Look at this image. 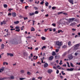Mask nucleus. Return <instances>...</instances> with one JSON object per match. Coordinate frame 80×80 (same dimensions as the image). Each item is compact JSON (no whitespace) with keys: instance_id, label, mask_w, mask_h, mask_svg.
Masks as SVG:
<instances>
[{"instance_id":"obj_1","label":"nucleus","mask_w":80,"mask_h":80,"mask_svg":"<svg viewBox=\"0 0 80 80\" xmlns=\"http://www.w3.org/2000/svg\"><path fill=\"white\" fill-rule=\"evenodd\" d=\"M13 43L15 45L18 44V42H17V40L16 39H14L13 40Z\"/></svg>"},{"instance_id":"obj_2","label":"nucleus","mask_w":80,"mask_h":80,"mask_svg":"<svg viewBox=\"0 0 80 80\" xmlns=\"http://www.w3.org/2000/svg\"><path fill=\"white\" fill-rule=\"evenodd\" d=\"M56 45H58V46H61L62 45V43L59 42L58 41L56 42Z\"/></svg>"},{"instance_id":"obj_3","label":"nucleus","mask_w":80,"mask_h":80,"mask_svg":"<svg viewBox=\"0 0 80 80\" xmlns=\"http://www.w3.org/2000/svg\"><path fill=\"white\" fill-rule=\"evenodd\" d=\"M7 56H10V57H13V54L12 53H7Z\"/></svg>"},{"instance_id":"obj_4","label":"nucleus","mask_w":80,"mask_h":80,"mask_svg":"<svg viewBox=\"0 0 80 80\" xmlns=\"http://www.w3.org/2000/svg\"><path fill=\"white\" fill-rule=\"evenodd\" d=\"M4 69H5V67H2L0 69V73H2V72H3V71L4 70Z\"/></svg>"},{"instance_id":"obj_5","label":"nucleus","mask_w":80,"mask_h":80,"mask_svg":"<svg viewBox=\"0 0 80 80\" xmlns=\"http://www.w3.org/2000/svg\"><path fill=\"white\" fill-rule=\"evenodd\" d=\"M48 72L49 73H52V72H53V70L52 69H48Z\"/></svg>"},{"instance_id":"obj_6","label":"nucleus","mask_w":80,"mask_h":80,"mask_svg":"<svg viewBox=\"0 0 80 80\" xmlns=\"http://www.w3.org/2000/svg\"><path fill=\"white\" fill-rule=\"evenodd\" d=\"M68 58L69 60H71L73 58V57H72V56L70 55L68 56Z\"/></svg>"},{"instance_id":"obj_7","label":"nucleus","mask_w":80,"mask_h":80,"mask_svg":"<svg viewBox=\"0 0 80 80\" xmlns=\"http://www.w3.org/2000/svg\"><path fill=\"white\" fill-rule=\"evenodd\" d=\"M48 66V64L47 63H45L44 64V67L45 68H46V67H47Z\"/></svg>"},{"instance_id":"obj_8","label":"nucleus","mask_w":80,"mask_h":80,"mask_svg":"<svg viewBox=\"0 0 80 80\" xmlns=\"http://www.w3.org/2000/svg\"><path fill=\"white\" fill-rule=\"evenodd\" d=\"M76 24H77L75 22H73L70 24V26H73V25H76Z\"/></svg>"},{"instance_id":"obj_9","label":"nucleus","mask_w":80,"mask_h":80,"mask_svg":"<svg viewBox=\"0 0 80 80\" xmlns=\"http://www.w3.org/2000/svg\"><path fill=\"white\" fill-rule=\"evenodd\" d=\"M53 58V56H51L49 58V60H52V59Z\"/></svg>"},{"instance_id":"obj_10","label":"nucleus","mask_w":80,"mask_h":80,"mask_svg":"<svg viewBox=\"0 0 80 80\" xmlns=\"http://www.w3.org/2000/svg\"><path fill=\"white\" fill-rule=\"evenodd\" d=\"M12 15L13 17H16L17 14H16V13L15 12L12 13Z\"/></svg>"},{"instance_id":"obj_11","label":"nucleus","mask_w":80,"mask_h":80,"mask_svg":"<svg viewBox=\"0 0 80 80\" xmlns=\"http://www.w3.org/2000/svg\"><path fill=\"white\" fill-rule=\"evenodd\" d=\"M6 24V22H5V21H3V22H1V25H2L3 24H4L5 25Z\"/></svg>"},{"instance_id":"obj_12","label":"nucleus","mask_w":80,"mask_h":80,"mask_svg":"<svg viewBox=\"0 0 80 80\" xmlns=\"http://www.w3.org/2000/svg\"><path fill=\"white\" fill-rule=\"evenodd\" d=\"M4 47H5V45H4V44H2L1 45V49H3V48H4Z\"/></svg>"},{"instance_id":"obj_13","label":"nucleus","mask_w":80,"mask_h":80,"mask_svg":"<svg viewBox=\"0 0 80 80\" xmlns=\"http://www.w3.org/2000/svg\"><path fill=\"white\" fill-rule=\"evenodd\" d=\"M69 2L71 3H72V4H73V0H68Z\"/></svg>"},{"instance_id":"obj_14","label":"nucleus","mask_w":80,"mask_h":80,"mask_svg":"<svg viewBox=\"0 0 80 80\" xmlns=\"http://www.w3.org/2000/svg\"><path fill=\"white\" fill-rule=\"evenodd\" d=\"M75 19V18H69V20H70V21H73V20H74Z\"/></svg>"},{"instance_id":"obj_15","label":"nucleus","mask_w":80,"mask_h":80,"mask_svg":"<svg viewBox=\"0 0 80 80\" xmlns=\"http://www.w3.org/2000/svg\"><path fill=\"white\" fill-rule=\"evenodd\" d=\"M29 14L30 16H32V15H34L35 13L34 12H33L32 13H29Z\"/></svg>"},{"instance_id":"obj_16","label":"nucleus","mask_w":80,"mask_h":80,"mask_svg":"<svg viewBox=\"0 0 80 80\" xmlns=\"http://www.w3.org/2000/svg\"><path fill=\"white\" fill-rule=\"evenodd\" d=\"M46 3H45V5L46 7H48V6L49 3L48 2H46Z\"/></svg>"},{"instance_id":"obj_17","label":"nucleus","mask_w":80,"mask_h":80,"mask_svg":"<svg viewBox=\"0 0 80 80\" xmlns=\"http://www.w3.org/2000/svg\"><path fill=\"white\" fill-rule=\"evenodd\" d=\"M31 31H35V28L33 27L31 28Z\"/></svg>"},{"instance_id":"obj_18","label":"nucleus","mask_w":80,"mask_h":80,"mask_svg":"<svg viewBox=\"0 0 80 80\" xmlns=\"http://www.w3.org/2000/svg\"><path fill=\"white\" fill-rule=\"evenodd\" d=\"M52 55H53V56H55V55H56V53H55V52H52Z\"/></svg>"},{"instance_id":"obj_19","label":"nucleus","mask_w":80,"mask_h":80,"mask_svg":"<svg viewBox=\"0 0 80 80\" xmlns=\"http://www.w3.org/2000/svg\"><path fill=\"white\" fill-rule=\"evenodd\" d=\"M20 73H24V72H25V71L24 70H21L20 71Z\"/></svg>"},{"instance_id":"obj_20","label":"nucleus","mask_w":80,"mask_h":80,"mask_svg":"<svg viewBox=\"0 0 80 80\" xmlns=\"http://www.w3.org/2000/svg\"><path fill=\"white\" fill-rule=\"evenodd\" d=\"M41 39H42V40H46V38L43 37H41Z\"/></svg>"},{"instance_id":"obj_21","label":"nucleus","mask_w":80,"mask_h":80,"mask_svg":"<svg viewBox=\"0 0 80 80\" xmlns=\"http://www.w3.org/2000/svg\"><path fill=\"white\" fill-rule=\"evenodd\" d=\"M80 47V44H78L75 45V47Z\"/></svg>"},{"instance_id":"obj_22","label":"nucleus","mask_w":80,"mask_h":80,"mask_svg":"<svg viewBox=\"0 0 80 80\" xmlns=\"http://www.w3.org/2000/svg\"><path fill=\"white\" fill-rule=\"evenodd\" d=\"M23 55L24 56H27L28 55L27 53L26 52H24Z\"/></svg>"},{"instance_id":"obj_23","label":"nucleus","mask_w":80,"mask_h":80,"mask_svg":"<svg viewBox=\"0 0 80 80\" xmlns=\"http://www.w3.org/2000/svg\"><path fill=\"white\" fill-rule=\"evenodd\" d=\"M19 23V21H17L16 22H14V23L15 24H18Z\"/></svg>"},{"instance_id":"obj_24","label":"nucleus","mask_w":80,"mask_h":80,"mask_svg":"<svg viewBox=\"0 0 80 80\" xmlns=\"http://www.w3.org/2000/svg\"><path fill=\"white\" fill-rule=\"evenodd\" d=\"M36 57V56H34L33 58L34 60H36V59H37L38 58V56H37L36 57V58H35V57Z\"/></svg>"},{"instance_id":"obj_25","label":"nucleus","mask_w":80,"mask_h":80,"mask_svg":"<svg viewBox=\"0 0 80 80\" xmlns=\"http://www.w3.org/2000/svg\"><path fill=\"white\" fill-rule=\"evenodd\" d=\"M4 7V8H7V7H8V6L7 4H4L3 6Z\"/></svg>"},{"instance_id":"obj_26","label":"nucleus","mask_w":80,"mask_h":80,"mask_svg":"<svg viewBox=\"0 0 80 80\" xmlns=\"http://www.w3.org/2000/svg\"><path fill=\"white\" fill-rule=\"evenodd\" d=\"M62 13H63V12H58V15H60V14H61Z\"/></svg>"},{"instance_id":"obj_27","label":"nucleus","mask_w":80,"mask_h":80,"mask_svg":"<svg viewBox=\"0 0 80 80\" xmlns=\"http://www.w3.org/2000/svg\"><path fill=\"white\" fill-rule=\"evenodd\" d=\"M56 52H57V53L58 52H59V49H56Z\"/></svg>"},{"instance_id":"obj_28","label":"nucleus","mask_w":80,"mask_h":80,"mask_svg":"<svg viewBox=\"0 0 80 80\" xmlns=\"http://www.w3.org/2000/svg\"><path fill=\"white\" fill-rule=\"evenodd\" d=\"M62 48H67V46L65 45H64L62 46Z\"/></svg>"},{"instance_id":"obj_29","label":"nucleus","mask_w":80,"mask_h":80,"mask_svg":"<svg viewBox=\"0 0 80 80\" xmlns=\"http://www.w3.org/2000/svg\"><path fill=\"white\" fill-rule=\"evenodd\" d=\"M58 56H56L55 57V58H56V59H58Z\"/></svg>"},{"instance_id":"obj_30","label":"nucleus","mask_w":80,"mask_h":80,"mask_svg":"<svg viewBox=\"0 0 80 80\" xmlns=\"http://www.w3.org/2000/svg\"><path fill=\"white\" fill-rule=\"evenodd\" d=\"M19 1L21 2L22 3H23V2L24 1V0H19Z\"/></svg>"},{"instance_id":"obj_31","label":"nucleus","mask_w":80,"mask_h":80,"mask_svg":"<svg viewBox=\"0 0 80 80\" xmlns=\"http://www.w3.org/2000/svg\"><path fill=\"white\" fill-rule=\"evenodd\" d=\"M19 79L20 80H24V79H25V78H20Z\"/></svg>"},{"instance_id":"obj_32","label":"nucleus","mask_w":80,"mask_h":80,"mask_svg":"<svg viewBox=\"0 0 80 80\" xmlns=\"http://www.w3.org/2000/svg\"><path fill=\"white\" fill-rule=\"evenodd\" d=\"M19 28H20V27L18 26H17L15 27L16 29H19Z\"/></svg>"},{"instance_id":"obj_33","label":"nucleus","mask_w":80,"mask_h":80,"mask_svg":"<svg viewBox=\"0 0 80 80\" xmlns=\"http://www.w3.org/2000/svg\"><path fill=\"white\" fill-rule=\"evenodd\" d=\"M13 10V9L9 8L8 9V11H9L10 12H11V10Z\"/></svg>"},{"instance_id":"obj_34","label":"nucleus","mask_w":80,"mask_h":80,"mask_svg":"<svg viewBox=\"0 0 80 80\" xmlns=\"http://www.w3.org/2000/svg\"><path fill=\"white\" fill-rule=\"evenodd\" d=\"M31 74L30 72H27V74L28 75H30Z\"/></svg>"},{"instance_id":"obj_35","label":"nucleus","mask_w":80,"mask_h":80,"mask_svg":"<svg viewBox=\"0 0 80 80\" xmlns=\"http://www.w3.org/2000/svg\"><path fill=\"white\" fill-rule=\"evenodd\" d=\"M10 78H11V79H14V77H13V76H12Z\"/></svg>"},{"instance_id":"obj_36","label":"nucleus","mask_w":80,"mask_h":80,"mask_svg":"<svg viewBox=\"0 0 80 80\" xmlns=\"http://www.w3.org/2000/svg\"><path fill=\"white\" fill-rule=\"evenodd\" d=\"M56 8V7H53L52 8V10H55V9Z\"/></svg>"},{"instance_id":"obj_37","label":"nucleus","mask_w":80,"mask_h":80,"mask_svg":"<svg viewBox=\"0 0 80 80\" xmlns=\"http://www.w3.org/2000/svg\"><path fill=\"white\" fill-rule=\"evenodd\" d=\"M35 14H38V11H36L35 12Z\"/></svg>"},{"instance_id":"obj_38","label":"nucleus","mask_w":80,"mask_h":80,"mask_svg":"<svg viewBox=\"0 0 80 80\" xmlns=\"http://www.w3.org/2000/svg\"><path fill=\"white\" fill-rule=\"evenodd\" d=\"M70 65H71V66H72V67H74V66H73V64L72 62L70 63Z\"/></svg>"},{"instance_id":"obj_39","label":"nucleus","mask_w":80,"mask_h":80,"mask_svg":"<svg viewBox=\"0 0 80 80\" xmlns=\"http://www.w3.org/2000/svg\"><path fill=\"white\" fill-rule=\"evenodd\" d=\"M56 25V24H55V23H52V26H53V27H55Z\"/></svg>"},{"instance_id":"obj_40","label":"nucleus","mask_w":80,"mask_h":80,"mask_svg":"<svg viewBox=\"0 0 80 80\" xmlns=\"http://www.w3.org/2000/svg\"><path fill=\"white\" fill-rule=\"evenodd\" d=\"M77 55H78V53H77V52L75 53V56H77Z\"/></svg>"},{"instance_id":"obj_41","label":"nucleus","mask_w":80,"mask_h":80,"mask_svg":"<svg viewBox=\"0 0 80 80\" xmlns=\"http://www.w3.org/2000/svg\"><path fill=\"white\" fill-rule=\"evenodd\" d=\"M73 69H74V68H71L70 69V71H73Z\"/></svg>"},{"instance_id":"obj_42","label":"nucleus","mask_w":80,"mask_h":80,"mask_svg":"<svg viewBox=\"0 0 80 80\" xmlns=\"http://www.w3.org/2000/svg\"><path fill=\"white\" fill-rule=\"evenodd\" d=\"M72 30L73 32H74V31H76V29H75L72 28Z\"/></svg>"},{"instance_id":"obj_43","label":"nucleus","mask_w":80,"mask_h":80,"mask_svg":"<svg viewBox=\"0 0 80 80\" xmlns=\"http://www.w3.org/2000/svg\"><path fill=\"white\" fill-rule=\"evenodd\" d=\"M15 31H17V32H20V29H19L18 30L16 29V30Z\"/></svg>"},{"instance_id":"obj_44","label":"nucleus","mask_w":80,"mask_h":80,"mask_svg":"<svg viewBox=\"0 0 80 80\" xmlns=\"http://www.w3.org/2000/svg\"><path fill=\"white\" fill-rule=\"evenodd\" d=\"M68 45H70V44H71V42H70V41L69 42H68Z\"/></svg>"},{"instance_id":"obj_45","label":"nucleus","mask_w":80,"mask_h":80,"mask_svg":"<svg viewBox=\"0 0 80 80\" xmlns=\"http://www.w3.org/2000/svg\"><path fill=\"white\" fill-rule=\"evenodd\" d=\"M63 14H64V15H67V13L66 12L63 13Z\"/></svg>"},{"instance_id":"obj_46","label":"nucleus","mask_w":80,"mask_h":80,"mask_svg":"<svg viewBox=\"0 0 80 80\" xmlns=\"http://www.w3.org/2000/svg\"><path fill=\"white\" fill-rule=\"evenodd\" d=\"M67 54V53L65 52L63 54V56H65V55H66Z\"/></svg>"},{"instance_id":"obj_47","label":"nucleus","mask_w":80,"mask_h":80,"mask_svg":"<svg viewBox=\"0 0 80 80\" xmlns=\"http://www.w3.org/2000/svg\"><path fill=\"white\" fill-rule=\"evenodd\" d=\"M23 18H24V20H26V19L27 20L28 19V18L27 17H26V18L24 17Z\"/></svg>"},{"instance_id":"obj_48","label":"nucleus","mask_w":80,"mask_h":80,"mask_svg":"<svg viewBox=\"0 0 80 80\" xmlns=\"http://www.w3.org/2000/svg\"><path fill=\"white\" fill-rule=\"evenodd\" d=\"M76 65H80V62L77 63Z\"/></svg>"},{"instance_id":"obj_49","label":"nucleus","mask_w":80,"mask_h":80,"mask_svg":"<svg viewBox=\"0 0 80 80\" xmlns=\"http://www.w3.org/2000/svg\"><path fill=\"white\" fill-rule=\"evenodd\" d=\"M34 9H36V10H38V8L37 7H34Z\"/></svg>"},{"instance_id":"obj_50","label":"nucleus","mask_w":80,"mask_h":80,"mask_svg":"<svg viewBox=\"0 0 80 80\" xmlns=\"http://www.w3.org/2000/svg\"><path fill=\"white\" fill-rule=\"evenodd\" d=\"M28 6H25V9H27V8H28Z\"/></svg>"},{"instance_id":"obj_51","label":"nucleus","mask_w":80,"mask_h":80,"mask_svg":"<svg viewBox=\"0 0 80 80\" xmlns=\"http://www.w3.org/2000/svg\"><path fill=\"white\" fill-rule=\"evenodd\" d=\"M27 38H32V37H30V36H28L27 37Z\"/></svg>"},{"instance_id":"obj_52","label":"nucleus","mask_w":80,"mask_h":80,"mask_svg":"<svg viewBox=\"0 0 80 80\" xmlns=\"http://www.w3.org/2000/svg\"><path fill=\"white\" fill-rule=\"evenodd\" d=\"M38 78V79H39V78H40V80H41V79H42V77H39V78Z\"/></svg>"},{"instance_id":"obj_53","label":"nucleus","mask_w":80,"mask_h":80,"mask_svg":"<svg viewBox=\"0 0 80 80\" xmlns=\"http://www.w3.org/2000/svg\"><path fill=\"white\" fill-rule=\"evenodd\" d=\"M40 4H41V5H43V1L42 2L40 3Z\"/></svg>"},{"instance_id":"obj_54","label":"nucleus","mask_w":80,"mask_h":80,"mask_svg":"<svg viewBox=\"0 0 80 80\" xmlns=\"http://www.w3.org/2000/svg\"><path fill=\"white\" fill-rule=\"evenodd\" d=\"M62 32V30H58V33H60V32Z\"/></svg>"},{"instance_id":"obj_55","label":"nucleus","mask_w":80,"mask_h":80,"mask_svg":"<svg viewBox=\"0 0 80 80\" xmlns=\"http://www.w3.org/2000/svg\"><path fill=\"white\" fill-rule=\"evenodd\" d=\"M56 31V29L55 28L53 29V32H55Z\"/></svg>"},{"instance_id":"obj_56","label":"nucleus","mask_w":80,"mask_h":80,"mask_svg":"<svg viewBox=\"0 0 80 80\" xmlns=\"http://www.w3.org/2000/svg\"><path fill=\"white\" fill-rule=\"evenodd\" d=\"M56 73H57V74H58V73H59V71H58V70H57Z\"/></svg>"},{"instance_id":"obj_57","label":"nucleus","mask_w":80,"mask_h":80,"mask_svg":"<svg viewBox=\"0 0 80 80\" xmlns=\"http://www.w3.org/2000/svg\"><path fill=\"white\" fill-rule=\"evenodd\" d=\"M45 17H48V14H47L46 15H45Z\"/></svg>"},{"instance_id":"obj_58","label":"nucleus","mask_w":80,"mask_h":80,"mask_svg":"<svg viewBox=\"0 0 80 80\" xmlns=\"http://www.w3.org/2000/svg\"><path fill=\"white\" fill-rule=\"evenodd\" d=\"M63 67H67V65L66 64H64L62 65Z\"/></svg>"},{"instance_id":"obj_59","label":"nucleus","mask_w":80,"mask_h":80,"mask_svg":"<svg viewBox=\"0 0 80 80\" xmlns=\"http://www.w3.org/2000/svg\"><path fill=\"white\" fill-rule=\"evenodd\" d=\"M8 35H10V32H8Z\"/></svg>"},{"instance_id":"obj_60","label":"nucleus","mask_w":80,"mask_h":80,"mask_svg":"<svg viewBox=\"0 0 80 80\" xmlns=\"http://www.w3.org/2000/svg\"><path fill=\"white\" fill-rule=\"evenodd\" d=\"M38 48H37L35 49V50H38Z\"/></svg>"},{"instance_id":"obj_61","label":"nucleus","mask_w":80,"mask_h":80,"mask_svg":"<svg viewBox=\"0 0 80 80\" xmlns=\"http://www.w3.org/2000/svg\"><path fill=\"white\" fill-rule=\"evenodd\" d=\"M12 15V14H11V13H9L8 14V16H9V15Z\"/></svg>"},{"instance_id":"obj_62","label":"nucleus","mask_w":80,"mask_h":80,"mask_svg":"<svg viewBox=\"0 0 80 80\" xmlns=\"http://www.w3.org/2000/svg\"><path fill=\"white\" fill-rule=\"evenodd\" d=\"M67 70L68 71H70V69H67Z\"/></svg>"},{"instance_id":"obj_63","label":"nucleus","mask_w":80,"mask_h":80,"mask_svg":"<svg viewBox=\"0 0 80 80\" xmlns=\"http://www.w3.org/2000/svg\"><path fill=\"white\" fill-rule=\"evenodd\" d=\"M60 77L61 78H63V76H60Z\"/></svg>"},{"instance_id":"obj_64","label":"nucleus","mask_w":80,"mask_h":80,"mask_svg":"<svg viewBox=\"0 0 80 80\" xmlns=\"http://www.w3.org/2000/svg\"><path fill=\"white\" fill-rule=\"evenodd\" d=\"M32 80H35V78H33L32 79Z\"/></svg>"}]
</instances>
